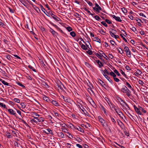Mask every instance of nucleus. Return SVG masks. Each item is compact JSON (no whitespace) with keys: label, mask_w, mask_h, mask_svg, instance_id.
Segmentation results:
<instances>
[{"label":"nucleus","mask_w":148,"mask_h":148,"mask_svg":"<svg viewBox=\"0 0 148 148\" xmlns=\"http://www.w3.org/2000/svg\"><path fill=\"white\" fill-rule=\"evenodd\" d=\"M68 127L72 129L73 130L75 128V126L72 124L70 123L68 125Z\"/></svg>","instance_id":"393cba45"},{"label":"nucleus","mask_w":148,"mask_h":148,"mask_svg":"<svg viewBox=\"0 0 148 148\" xmlns=\"http://www.w3.org/2000/svg\"><path fill=\"white\" fill-rule=\"evenodd\" d=\"M29 3L32 5V7L35 10L38 12V11H40L39 9L37 7H36L35 5L32 3L31 1H30V3Z\"/></svg>","instance_id":"f8f14e48"},{"label":"nucleus","mask_w":148,"mask_h":148,"mask_svg":"<svg viewBox=\"0 0 148 148\" xmlns=\"http://www.w3.org/2000/svg\"><path fill=\"white\" fill-rule=\"evenodd\" d=\"M47 134H49L52 135L53 132L52 130L48 128L47 129Z\"/></svg>","instance_id":"aec40b11"},{"label":"nucleus","mask_w":148,"mask_h":148,"mask_svg":"<svg viewBox=\"0 0 148 148\" xmlns=\"http://www.w3.org/2000/svg\"><path fill=\"white\" fill-rule=\"evenodd\" d=\"M47 119L48 120L47 122H48L49 123H53V119H52V117L49 115L47 116Z\"/></svg>","instance_id":"423d86ee"},{"label":"nucleus","mask_w":148,"mask_h":148,"mask_svg":"<svg viewBox=\"0 0 148 148\" xmlns=\"http://www.w3.org/2000/svg\"><path fill=\"white\" fill-rule=\"evenodd\" d=\"M28 67L30 69H32L33 71L34 72H36V70L33 67L29 65L28 66Z\"/></svg>","instance_id":"72a5a7b5"},{"label":"nucleus","mask_w":148,"mask_h":148,"mask_svg":"<svg viewBox=\"0 0 148 148\" xmlns=\"http://www.w3.org/2000/svg\"><path fill=\"white\" fill-rule=\"evenodd\" d=\"M95 55L97 57H98L99 58H100V59H101V57L102 56L101 55V56L99 53H95Z\"/></svg>","instance_id":"09e8293b"},{"label":"nucleus","mask_w":148,"mask_h":148,"mask_svg":"<svg viewBox=\"0 0 148 148\" xmlns=\"http://www.w3.org/2000/svg\"><path fill=\"white\" fill-rule=\"evenodd\" d=\"M64 99V100L66 102H68V103H69V99H68L67 98V97H65L64 99Z\"/></svg>","instance_id":"680f3d73"},{"label":"nucleus","mask_w":148,"mask_h":148,"mask_svg":"<svg viewBox=\"0 0 148 148\" xmlns=\"http://www.w3.org/2000/svg\"><path fill=\"white\" fill-rule=\"evenodd\" d=\"M105 21L106 22H107L109 24H110L112 23L108 19H106Z\"/></svg>","instance_id":"69168bd1"},{"label":"nucleus","mask_w":148,"mask_h":148,"mask_svg":"<svg viewBox=\"0 0 148 148\" xmlns=\"http://www.w3.org/2000/svg\"><path fill=\"white\" fill-rule=\"evenodd\" d=\"M138 83L142 85L144 84L143 82L141 80H140L138 81Z\"/></svg>","instance_id":"774afa93"},{"label":"nucleus","mask_w":148,"mask_h":148,"mask_svg":"<svg viewBox=\"0 0 148 148\" xmlns=\"http://www.w3.org/2000/svg\"><path fill=\"white\" fill-rule=\"evenodd\" d=\"M0 26L4 28L6 26L5 25L1 22H0Z\"/></svg>","instance_id":"ea45409f"},{"label":"nucleus","mask_w":148,"mask_h":148,"mask_svg":"<svg viewBox=\"0 0 148 148\" xmlns=\"http://www.w3.org/2000/svg\"><path fill=\"white\" fill-rule=\"evenodd\" d=\"M35 119V123H37L38 122H40V119H38L37 117H34Z\"/></svg>","instance_id":"37998d69"},{"label":"nucleus","mask_w":148,"mask_h":148,"mask_svg":"<svg viewBox=\"0 0 148 148\" xmlns=\"http://www.w3.org/2000/svg\"><path fill=\"white\" fill-rule=\"evenodd\" d=\"M110 74L113 77V78H114L115 77H116V75L112 71L110 73Z\"/></svg>","instance_id":"2f4dec72"},{"label":"nucleus","mask_w":148,"mask_h":148,"mask_svg":"<svg viewBox=\"0 0 148 148\" xmlns=\"http://www.w3.org/2000/svg\"><path fill=\"white\" fill-rule=\"evenodd\" d=\"M50 31L53 35H55L56 33V32L51 28H50Z\"/></svg>","instance_id":"a18cd8bd"},{"label":"nucleus","mask_w":148,"mask_h":148,"mask_svg":"<svg viewBox=\"0 0 148 148\" xmlns=\"http://www.w3.org/2000/svg\"><path fill=\"white\" fill-rule=\"evenodd\" d=\"M99 53L100 54H99L101 55L102 56H103V54H104V53L103 52V51L101 50H99L98 51Z\"/></svg>","instance_id":"338daca9"},{"label":"nucleus","mask_w":148,"mask_h":148,"mask_svg":"<svg viewBox=\"0 0 148 148\" xmlns=\"http://www.w3.org/2000/svg\"><path fill=\"white\" fill-rule=\"evenodd\" d=\"M121 90L123 93H126V95L128 97H129L130 96V91L125 86H123V87L121 88Z\"/></svg>","instance_id":"f257e3e1"},{"label":"nucleus","mask_w":148,"mask_h":148,"mask_svg":"<svg viewBox=\"0 0 148 148\" xmlns=\"http://www.w3.org/2000/svg\"><path fill=\"white\" fill-rule=\"evenodd\" d=\"M121 105L123 107L124 109H125L128 110L130 109L129 107L125 102L123 103Z\"/></svg>","instance_id":"1a4fd4ad"},{"label":"nucleus","mask_w":148,"mask_h":148,"mask_svg":"<svg viewBox=\"0 0 148 148\" xmlns=\"http://www.w3.org/2000/svg\"><path fill=\"white\" fill-rule=\"evenodd\" d=\"M142 73V72L139 69H138L137 71V73H136V74L138 75H140Z\"/></svg>","instance_id":"49530a36"},{"label":"nucleus","mask_w":148,"mask_h":148,"mask_svg":"<svg viewBox=\"0 0 148 148\" xmlns=\"http://www.w3.org/2000/svg\"><path fill=\"white\" fill-rule=\"evenodd\" d=\"M8 111L11 115H14L15 116L16 114V112L14 111L12 109H8Z\"/></svg>","instance_id":"6e6552de"},{"label":"nucleus","mask_w":148,"mask_h":148,"mask_svg":"<svg viewBox=\"0 0 148 148\" xmlns=\"http://www.w3.org/2000/svg\"><path fill=\"white\" fill-rule=\"evenodd\" d=\"M6 58L9 60L11 61V58L12 59V57L10 55L8 54L6 56Z\"/></svg>","instance_id":"e433bc0d"},{"label":"nucleus","mask_w":148,"mask_h":148,"mask_svg":"<svg viewBox=\"0 0 148 148\" xmlns=\"http://www.w3.org/2000/svg\"><path fill=\"white\" fill-rule=\"evenodd\" d=\"M103 75L105 76V77L109 81L111 82L112 81L111 79L107 75L104 74H103Z\"/></svg>","instance_id":"b1692460"},{"label":"nucleus","mask_w":148,"mask_h":148,"mask_svg":"<svg viewBox=\"0 0 148 148\" xmlns=\"http://www.w3.org/2000/svg\"><path fill=\"white\" fill-rule=\"evenodd\" d=\"M21 105L22 107L23 108H24L25 107V105L24 103H21Z\"/></svg>","instance_id":"0e129e2a"},{"label":"nucleus","mask_w":148,"mask_h":148,"mask_svg":"<svg viewBox=\"0 0 148 148\" xmlns=\"http://www.w3.org/2000/svg\"><path fill=\"white\" fill-rule=\"evenodd\" d=\"M101 24H102L104 26H105L106 27H107L108 25H107L106 24V22L104 21H102L101 22Z\"/></svg>","instance_id":"864d4df0"},{"label":"nucleus","mask_w":148,"mask_h":148,"mask_svg":"<svg viewBox=\"0 0 148 148\" xmlns=\"http://www.w3.org/2000/svg\"><path fill=\"white\" fill-rule=\"evenodd\" d=\"M119 121H120V123H119V122L117 121V123L119 125H120L121 127H123L124 125V124L120 120H119Z\"/></svg>","instance_id":"5701e85b"},{"label":"nucleus","mask_w":148,"mask_h":148,"mask_svg":"<svg viewBox=\"0 0 148 148\" xmlns=\"http://www.w3.org/2000/svg\"><path fill=\"white\" fill-rule=\"evenodd\" d=\"M42 36L43 40H46V33L45 32V33H42Z\"/></svg>","instance_id":"bb28decb"},{"label":"nucleus","mask_w":148,"mask_h":148,"mask_svg":"<svg viewBox=\"0 0 148 148\" xmlns=\"http://www.w3.org/2000/svg\"><path fill=\"white\" fill-rule=\"evenodd\" d=\"M66 29L69 32H70L72 30V28L70 27H67L66 28Z\"/></svg>","instance_id":"5fc2aeb1"},{"label":"nucleus","mask_w":148,"mask_h":148,"mask_svg":"<svg viewBox=\"0 0 148 148\" xmlns=\"http://www.w3.org/2000/svg\"><path fill=\"white\" fill-rule=\"evenodd\" d=\"M92 86L91 84H90L89 87L88 88V91L90 93H91V92H92V93L93 92L92 90Z\"/></svg>","instance_id":"ddd939ff"},{"label":"nucleus","mask_w":148,"mask_h":148,"mask_svg":"<svg viewBox=\"0 0 148 148\" xmlns=\"http://www.w3.org/2000/svg\"><path fill=\"white\" fill-rule=\"evenodd\" d=\"M70 34L73 37H74L75 36V32L73 31L70 32Z\"/></svg>","instance_id":"c756f323"},{"label":"nucleus","mask_w":148,"mask_h":148,"mask_svg":"<svg viewBox=\"0 0 148 148\" xmlns=\"http://www.w3.org/2000/svg\"><path fill=\"white\" fill-rule=\"evenodd\" d=\"M75 128L73 130H77L81 132H84V130L83 129L79 126H77L76 127L75 126Z\"/></svg>","instance_id":"9b49d317"},{"label":"nucleus","mask_w":148,"mask_h":148,"mask_svg":"<svg viewBox=\"0 0 148 148\" xmlns=\"http://www.w3.org/2000/svg\"><path fill=\"white\" fill-rule=\"evenodd\" d=\"M126 85L129 88L131 89L132 88L130 85L127 82H126Z\"/></svg>","instance_id":"603ef678"},{"label":"nucleus","mask_w":148,"mask_h":148,"mask_svg":"<svg viewBox=\"0 0 148 148\" xmlns=\"http://www.w3.org/2000/svg\"><path fill=\"white\" fill-rule=\"evenodd\" d=\"M119 49H121V51H120L119 49H118V50L119 53L120 54H122L123 53V50L121 48H119Z\"/></svg>","instance_id":"052dcab7"},{"label":"nucleus","mask_w":148,"mask_h":148,"mask_svg":"<svg viewBox=\"0 0 148 148\" xmlns=\"http://www.w3.org/2000/svg\"><path fill=\"white\" fill-rule=\"evenodd\" d=\"M51 103H52V104L55 106H59V104L56 101L53 100L51 101Z\"/></svg>","instance_id":"f3484780"},{"label":"nucleus","mask_w":148,"mask_h":148,"mask_svg":"<svg viewBox=\"0 0 148 148\" xmlns=\"http://www.w3.org/2000/svg\"><path fill=\"white\" fill-rule=\"evenodd\" d=\"M139 108L140 109V111L141 110L142 112H143L144 113H146V111L144 109H143L142 107L140 106H139Z\"/></svg>","instance_id":"4c0bfd02"},{"label":"nucleus","mask_w":148,"mask_h":148,"mask_svg":"<svg viewBox=\"0 0 148 148\" xmlns=\"http://www.w3.org/2000/svg\"><path fill=\"white\" fill-rule=\"evenodd\" d=\"M94 18L97 21H100L101 20V18L98 16L96 15L94 16Z\"/></svg>","instance_id":"7c9ffc66"},{"label":"nucleus","mask_w":148,"mask_h":148,"mask_svg":"<svg viewBox=\"0 0 148 148\" xmlns=\"http://www.w3.org/2000/svg\"><path fill=\"white\" fill-rule=\"evenodd\" d=\"M124 51L125 52L126 54L128 57L129 58L131 57L130 51L128 47H125L124 48Z\"/></svg>","instance_id":"7ed1b4c3"},{"label":"nucleus","mask_w":148,"mask_h":148,"mask_svg":"<svg viewBox=\"0 0 148 148\" xmlns=\"http://www.w3.org/2000/svg\"><path fill=\"white\" fill-rule=\"evenodd\" d=\"M17 84L19 86H21L23 88H25V86L24 85H23V84H22L21 83H20L19 82H17Z\"/></svg>","instance_id":"79ce46f5"},{"label":"nucleus","mask_w":148,"mask_h":148,"mask_svg":"<svg viewBox=\"0 0 148 148\" xmlns=\"http://www.w3.org/2000/svg\"><path fill=\"white\" fill-rule=\"evenodd\" d=\"M81 47L82 49L84 50H86L87 49V47L83 44H82L81 45Z\"/></svg>","instance_id":"a878e982"},{"label":"nucleus","mask_w":148,"mask_h":148,"mask_svg":"<svg viewBox=\"0 0 148 148\" xmlns=\"http://www.w3.org/2000/svg\"><path fill=\"white\" fill-rule=\"evenodd\" d=\"M61 129L62 130V131L64 132L67 133L68 132L67 130L65 128H61Z\"/></svg>","instance_id":"8fccbe9b"},{"label":"nucleus","mask_w":148,"mask_h":148,"mask_svg":"<svg viewBox=\"0 0 148 148\" xmlns=\"http://www.w3.org/2000/svg\"><path fill=\"white\" fill-rule=\"evenodd\" d=\"M121 8L123 13L125 14L127 12V10L125 8Z\"/></svg>","instance_id":"c03bdc74"},{"label":"nucleus","mask_w":148,"mask_h":148,"mask_svg":"<svg viewBox=\"0 0 148 148\" xmlns=\"http://www.w3.org/2000/svg\"><path fill=\"white\" fill-rule=\"evenodd\" d=\"M47 16L49 17H52L54 15V14H53L52 11L49 7L47 5Z\"/></svg>","instance_id":"f03ea898"},{"label":"nucleus","mask_w":148,"mask_h":148,"mask_svg":"<svg viewBox=\"0 0 148 148\" xmlns=\"http://www.w3.org/2000/svg\"><path fill=\"white\" fill-rule=\"evenodd\" d=\"M93 9L94 10L98 13L99 12L100 10H102L101 7L97 3L95 4V6L93 7Z\"/></svg>","instance_id":"20e7f679"},{"label":"nucleus","mask_w":148,"mask_h":148,"mask_svg":"<svg viewBox=\"0 0 148 148\" xmlns=\"http://www.w3.org/2000/svg\"><path fill=\"white\" fill-rule=\"evenodd\" d=\"M2 83L6 86H8L9 85V83L6 82L5 80H3Z\"/></svg>","instance_id":"4d7b16f0"},{"label":"nucleus","mask_w":148,"mask_h":148,"mask_svg":"<svg viewBox=\"0 0 148 148\" xmlns=\"http://www.w3.org/2000/svg\"><path fill=\"white\" fill-rule=\"evenodd\" d=\"M110 118L111 119V121L113 124H115L116 123V121L112 117V116H110Z\"/></svg>","instance_id":"58836bf2"},{"label":"nucleus","mask_w":148,"mask_h":148,"mask_svg":"<svg viewBox=\"0 0 148 148\" xmlns=\"http://www.w3.org/2000/svg\"><path fill=\"white\" fill-rule=\"evenodd\" d=\"M40 61V63L41 64L42 66L44 68L45 71H46V67H45L46 65H45V64L44 63L43 61L42 60L41 61Z\"/></svg>","instance_id":"4be33fe9"},{"label":"nucleus","mask_w":148,"mask_h":148,"mask_svg":"<svg viewBox=\"0 0 148 148\" xmlns=\"http://www.w3.org/2000/svg\"><path fill=\"white\" fill-rule=\"evenodd\" d=\"M0 106L2 108L6 109L5 105L3 103L0 102Z\"/></svg>","instance_id":"f704fd0d"},{"label":"nucleus","mask_w":148,"mask_h":148,"mask_svg":"<svg viewBox=\"0 0 148 148\" xmlns=\"http://www.w3.org/2000/svg\"><path fill=\"white\" fill-rule=\"evenodd\" d=\"M117 99L119 102L120 103L121 105L125 102V101L120 97H118Z\"/></svg>","instance_id":"4468645a"},{"label":"nucleus","mask_w":148,"mask_h":148,"mask_svg":"<svg viewBox=\"0 0 148 148\" xmlns=\"http://www.w3.org/2000/svg\"><path fill=\"white\" fill-rule=\"evenodd\" d=\"M112 17L117 21L119 22H121L122 21V20L119 17L116 16L115 15H112Z\"/></svg>","instance_id":"9d476101"},{"label":"nucleus","mask_w":148,"mask_h":148,"mask_svg":"<svg viewBox=\"0 0 148 148\" xmlns=\"http://www.w3.org/2000/svg\"><path fill=\"white\" fill-rule=\"evenodd\" d=\"M52 18H53L55 21H61V19L56 16L55 15H54V16H53Z\"/></svg>","instance_id":"2eb2a0df"},{"label":"nucleus","mask_w":148,"mask_h":148,"mask_svg":"<svg viewBox=\"0 0 148 148\" xmlns=\"http://www.w3.org/2000/svg\"><path fill=\"white\" fill-rule=\"evenodd\" d=\"M86 52L90 55H92V51L89 50L86 51Z\"/></svg>","instance_id":"13d9d810"},{"label":"nucleus","mask_w":148,"mask_h":148,"mask_svg":"<svg viewBox=\"0 0 148 148\" xmlns=\"http://www.w3.org/2000/svg\"><path fill=\"white\" fill-rule=\"evenodd\" d=\"M5 134L6 136L8 138H12L9 132H6Z\"/></svg>","instance_id":"412c9836"},{"label":"nucleus","mask_w":148,"mask_h":148,"mask_svg":"<svg viewBox=\"0 0 148 148\" xmlns=\"http://www.w3.org/2000/svg\"><path fill=\"white\" fill-rule=\"evenodd\" d=\"M40 28L41 30L42 33H45V32H46V31H45V29L43 27V26H41L40 27Z\"/></svg>","instance_id":"cd10ccee"},{"label":"nucleus","mask_w":148,"mask_h":148,"mask_svg":"<svg viewBox=\"0 0 148 148\" xmlns=\"http://www.w3.org/2000/svg\"><path fill=\"white\" fill-rule=\"evenodd\" d=\"M13 100L14 101L16 102H17V103H19L20 102V100L19 99L17 98H15Z\"/></svg>","instance_id":"a19ab883"},{"label":"nucleus","mask_w":148,"mask_h":148,"mask_svg":"<svg viewBox=\"0 0 148 148\" xmlns=\"http://www.w3.org/2000/svg\"><path fill=\"white\" fill-rule=\"evenodd\" d=\"M84 10L86 11V12L88 13L89 14H90L92 16L93 15V14H92V13H91L88 10V9H87L86 8H85L84 9Z\"/></svg>","instance_id":"de8ad7c7"},{"label":"nucleus","mask_w":148,"mask_h":148,"mask_svg":"<svg viewBox=\"0 0 148 148\" xmlns=\"http://www.w3.org/2000/svg\"><path fill=\"white\" fill-rule=\"evenodd\" d=\"M130 29L136 34H137L138 32L136 29L134 27H132L130 28Z\"/></svg>","instance_id":"a211bd4d"},{"label":"nucleus","mask_w":148,"mask_h":148,"mask_svg":"<svg viewBox=\"0 0 148 148\" xmlns=\"http://www.w3.org/2000/svg\"><path fill=\"white\" fill-rule=\"evenodd\" d=\"M98 119L102 125L104 126V124L105 123V120L100 116L98 117Z\"/></svg>","instance_id":"39448f33"},{"label":"nucleus","mask_w":148,"mask_h":148,"mask_svg":"<svg viewBox=\"0 0 148 148\" xmlns=\"http://www.w3.org/2000/svg\"><path fill=\"white\" fill-rule=\"evenodd\" d=\"M40 8L41 9L42 11L46 14V13H45V11L46 10L44 8L43 6L42 5H41L40 6Z\"/></svg>","instance_id":"c9c22d12"},{"label":"nucleus","mask_w":148,"mask_h":148,"mask_svg":"<svg viewBox=\"0 0 148 148\" xmlns=\"http://www.w3.org/2000/svg\"><path fill=\"white\" fill-rule=\"evenodd\" d=\"M87 99L88 100V101L90 103L93 101L91 98L90 97H88V98H87Z\"/></svg>","instance_id":"bf43d9fd"},{"label":"nucleus","mask_w":148,"mask_h":148,"mask_svg":"<svg viewBox=\"0 0 148 148\" xmlns=\"http://www.w3.org/2000/svg\"><path fill=\"white\" fill-rule=\"evenodd\" d=\"M114 73H116L118 76H120L121 75L119 73L118 71H117V70L115 69L114 71Z\"/></svg>","instance_id":"473e14b6"},{"label":"nucleus","mask_w":148,"mask_h":148,"mask_svg":"<svg viewBox=\"0 0 148 148\" xmlns=\"http://www.w3.org/2000/svg\"><path fill=\"white\" fill-rule=\"evenodd\" d=\"M119 116L122 119H123V116L125 117L123 114L121 112H119V113H118V114Z\"/></svg>","instance_id":"c85d7f7f"},{"label":"nucleus","mask_w":148,"mask_h":148,"mask_svg":"<svg viewBox=\"0 0 148 148\" xmlns=\"http://www.w3.org/2000/svg\"><path fill=\"white\" fill-rule=\"evenodd\" d=\"M93 107L96 106V104L93 101L90 103Z\"/></svg>","instance_id":"e2e57ef3"},{"label":"nucleus","mask_w":148,"mask_h":148,"mask_svg":"<svg viewBox=\"0 0 148 148\" xmlns=\"http://www.w3.org/2000/svg\"><path fill=\"white\" fill-rule=\"evenodd\" d=\"M58 136L60 138H64V135L62 132H60L58 133Z\"/></svg>","instance_id":"6ab92c4d"},{"label":"nucleus","mask_w":148,"mask_h":148,"mask_svg":"<svg viewBox=\"0 0 148 148\" xmlns=\"http://www.w3.org/2000/svg\"><path fill=\"white\" fill-rule=\"evenodd\" d=\"M21 121L26 126H28V124L25 122V121L23 119H21Z\"/></svg>","instance_id":"3c124183"},{"label":"nucleus","mask_w":148,"mask_h":148,"mask_svg":"<svg viewBox=\"0 0 148 148\" xmlns=\"http://www.w3.org/2000/svg\"><path fill=\"white\" fill-rule=\"evenodd\" d=\"M96 62L99 65V68L103 66V65L102 62L99 60H97L96 61Z\"/></svg>","instance_id":"dca6fc26"},{"label":"nucleus","mask_w":148,"mask_h":148,"mask_svg":"<svg viewBox=\"0 0 148 148\" xmlns=\"http://www.w3.org/2000/svg\"><path fill=\"white\" fill-rule=\"evenodd\" d=\"M14 145L15 147H18L19 146L18 145V143L17 141H15L14 142Z\"/></svg>","instance_id":"6e6d98bb"},{"label":"nucleus","mask_w":148,"mask_h":148,"mask_svg":"<svg viewBox=\"0 0 148 148\" xmlns=\"http://www.w3.org/2000/svg\"><path fill=\"white\" fill-rule=\"evenodd\" d=\"M134 109L135 111L138 114H140V115L142 114L141 112L140 111L139 107V108H138L135 106L134 105Z\"/></svg>","instance_id":"0eeeda50"}]
</instances>
